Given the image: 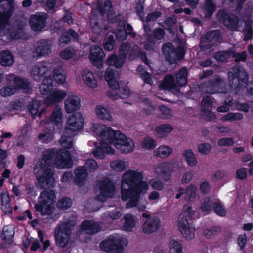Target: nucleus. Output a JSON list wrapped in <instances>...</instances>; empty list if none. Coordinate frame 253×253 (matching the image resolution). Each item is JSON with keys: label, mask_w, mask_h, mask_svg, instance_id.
Wrapping results in <instances>:
<instances>
[{"label": "nucleus", "mask_w": 253, "mask_h": 253, "mask_svg": "<svg viewBox=\"0 0 253 253\" xmlns=\"http://www.w3.org/2000/svg\"><path fill=\"white\" fill-rule=\"evenodd\" d=\"M53 159L56 164L63 166H72V156L69 151L65 149L56 150L54 148L47 150L42 155V161L37 162L33 168L36 179L42 187H53L54 184L53 168L48 166V161Z\"/></svg>", "instance_id": "nucleus-1"}, {"label": "nucleus", "mask_w": 253, "mask_h": 253, "mask_svg": "<svg viewBox=\"0 0 253 253\" xmlns=\"http://www.w3.org/2000/svg\"><path fill=\"white\" fill-rule=\"evenodd\" d=\"M142 172L129 170L122 177L121 186V198L126 203V208L135 207L140 200L141 194L148 188L147 182L143 180Z\"/></svg>", "instance_id": "nucleus-2"}, {"label": "nucleus", "mask_w": 253, "mask_h": 253, "mask_svg": "<svg viewBox=\"0 0 253 253\" xmlns=\"http://www.w3.org/2000/svg\"><path fill=\"white\" fill-rule=\"evenodd\" d=\"M97 134L106 143L113 144L122 153L128 154L132 152L135 147L132 139L126 137L119 130H114L110 127L105 126L97 128Z\"/></svg>", "instance_id": "nucleus-3"}, {"label": "nucleus", "mask_w": 253, "mask_h": 253, "mask_svg": "<svg viewBox=\"0 0 253 253\" xmlns=\"http://www.w3.org/2000/svg\"><path fill=\"white\" fill-rule=\"evenodd\" d=\"M56 199V194L53 190H44L38 197V203L35 205L36 211L42 216L51 215L54 209Z\"/></svg>", "instance_id": "nucleus-4"}, {"label": "nucleus", "mask_w": 253, "mask_h": 253, "mask_svg": "<svg viewBox=\"0 0 253 253\" xmlns=\"http://www.w3.org/2000/svg\"><path fill=\"white\" fill-rule=\"evenodd\" d=\"M74 224L68 221L62 222L55 229L54 238L57 247L67 250L71 246L72 231Z\"/></svg>", "instance_id": "nucleus-5"}, {"label": "nucleus", "mask_w": 253, "mask_h": 253, "mask_svg": "<svg viewBox=\"0 0 253 253\" xmlns=\"http://www.w3.org/2000/svg\"><path fill=\"white\" fill-rule=\"evenodd\" d=\"M162 51L166 60L171 65L182 60L186 53L183 46L178 45L175 48L170 42L164 43L162 46Z\"/></svg>", "instance_id": "nucleus-6"}, {"label": "nucleus", "mask_w": 253, "mask_h": 253, "mask_svg": "<svg viewBox=\"0 0 253 253\" xmlns=\"http://www.w3.org/2000/svg\"><path fill=\"white\" fill-rule=\"evenodd\" d=\"M123 238L118 234L110 235L108 239L102 241L100 248L108 253H122L124 251Z\"/></svg>", "instance_id": "nucleus-7"}, {"label": "nucleus", "mask_w": 253, "mask_h": 253, "mask_svg": "<svg viewBox=\"0 0 253 253\" xmlns=\"http://www.w3.org/2000/svg\"><path fill=\"white\" fill-rule=\"evenodd\" d=\"M223 38L220 30H212L207 32L200 39L201 46L210 49L223 42Z\"/></svg>", "instance_id": "nucleus-8"}, {"label": "nucleus", "mask_w": 253, "mask_h": 253, "mask_svg": "<svg viewBox=\"0 0 253 253\" xmlns=\"http://www.w3.org/2000/svg\"><path fill=\"white\" fill-rule=\"evenodd\" d=\"M217 19L222 22L227 29L231 31H238L239 27L240 19L235 14L229 13L224 10H221L217 13Z\"/></svg>", "instance_id": "nucleus-9"}, {"label": "nucleus", "mask_w": 253, "mask_h": 253, "mask_svg": "<svg viewBox=\"0 0 253 253\" xmlns=\"http://www.w3.org/2000/svg\"><path fill=\"white\" fill-rule=\"evenodd\" d=\"M248 80V74L244 69H238L235 74L232 72L228 73L229 85L231 88H235L236 90L247 84Z\"/></svg>", "instance_id": "nucleus-10"}, {"label": "nucleus", "mask_w": 253, "mask_h": 253, "mask_svg": "<svg viewBox=\"0 0 253 253\" xmlns=\"http://www.w3.org/2000/svg\"><path fill=\"white\" fill-rule=\"evenodd\" d=\"M99 189L100 194L97 198L99 201L104 202L113 197L116 190L115 184L108 177L104 178L100 182Z\"/></svg>", "instance_id": "nucleus-11"}, {"label": "nucleus", "mask_w": 253, "mask_h": 253, "mask_svg": "<svg viewBox=\"0 0 253 253\" xmlns=\"http://www.w3.org/2000/svg\"><path fill=\"white\" fill-rule=\"evenodd\" d=\"M225 83L221 77L215 75L206 83V91L209 94L223 93L225 90Z\"/></svg>", "instance_id": "nucleus-12"}, {"label": "nucleus", "mask_w": 253, "mask_h": 253, "mask_svg": "<svg viewBox=\"0 0 253 253\" xmlns=\"http://www.w3.org/2000/svg\"><path fill=\"white\" fill-rule=\"evenodd\" d=\"M105 54L102 49L98 45H93L89 50V59L91 64L98 68H101Z\"/></svg>", "instance_id": "nucleus-13"}, {"label": "nucleus", "mask_w": 253, "mask_h": 253, "mask_svg": "<svg viewBox=\"0 0 253 253\" xmlns=\"http://www.w3.org/2000/svg\"><path fill=\"white\" fill-rule=\"evenodd\" d=\"M84 121L81 113H75L68 119L66 129L73 132L80 130L83 128Z\"/></svg>", "instance_id": "nucleus-14"}, {"label": "nucleus", "mask_w": 253, "mask_h": 253, "mask_svg": "<svg viewBox=\"0 0 253 253\" xmlns=\"http://www.w3.org/2000/svg\"><path fill=\"white\" fill-rule=\"evenodd\" d=\"M47 15L45 13L32 14L29 18L31 29L36 32L42 31L45 26Z\"/></svg>", "instance_id": "nucleus-15"}, {"label": "nucleus", "mask_w": 253, "mask_h": 253, "mask_svg": "<svg viewBox=\"0 0 253 253\" xmlns=\"http://www.w3.org/2000/svg\"><path fill=\"white\" fill-rule=\"evenodd\" d=\"M13 12L12 5L8 2L0 4V34L4 30Z\"/></svg>", "instance_id": "nucleus-16"}, {"label": "nucleus", "mask_w": 253, "mask_h": 253, "mask_svg": "<svg viewBox=\"0 0 253 253\" xmlns=\"http://www.w3.org/2000/svg\"><path fill=\"white\" fill-rule=\"evenodd\" d=\"M158 168L160 169L162 179L165 182H168L170 180L171 174L174 171L175 163L172 161H166L160 163Z\"/></svg>", "instance_id": "nucleus-17"}, {"label": "nucleus", "mask_w": 253, "mask_h": 253, "mask_svg": "<svg viewBox=\"0 0 253 253\" xmlns=\"http://www.w3.org/2000/svg\"><path fill=\"white\" fill-rule=\"evenodd\" d=\"M179 230L184 238L190 240L195 236V227H193L192 221H178Z\"/></svg>", "instance_id": "nucleus-18"}, {"label": "nucleus", "mask_w": 253, "mask_h": 253, "mask_svg": "<svg viewBox=\"0 0 253 253\" xmlns=\"http://www.w3.org/2000/svg\"><path fill=\"white\" fill-rule=\"evenodd\" d=\"M105 141H100L99 145L97 146V143H95V150L93 151V154L95 157L99 159H104L106 154H114L115 150L108 145Z\"/></svg>", "instance_id": "nucleus-19"}, {"label": "nucleus", "mask_w": 253, "mask_h": 253, "mask_svg": "<svg viewBox=\"0 0 253 253\" xmlns=\"http://www.w3.org/2000/svg\"><path fill=\"white\" fill-rule=\"evenodd\" d=\"M72 39L74 42H79V35L75 30L72 28H69L67 30L63 31L59 39L60 45L70 44Z\"/></svg>", "instance_id": "nucleus-20"}, {"label": "nucleus", "mask_w": 253, "mask_h": 253, "mask_svg": "<svg viewBox=\"0 0 253 253\" xmlns=\"http://www.w3.org/2000/svg\"><path fill=\"white\" fill-rule=\"evenodd\" d=\"M52 45L46 39H40L36 44L35 50L39 57L46 56L51 52Z\"/></svg>", "instance_id": "nucleus-21"}, {"label": "nucleus", "mask_w": 253, "mask_h": 253, "mask_svg": "<svg viewBox=\"0 0 253 253\" xmlns=\"http://www.w3.org/2000/svg\"><path fill=\"white\" fill-rule=\"evenodd\" d=\"M22 29V27L19 28L18 30L13 28H6L4 31L3 35L1 36V40L5 43H9L14 40L21 38L22 33L20 30Z\"/></svg>", "instance_id": "nucleus-22"}, {"label": "nucleus", "mask_w": 253, "mask_h": 253, "mask_svg": "<svg viewBox=\"0 0 253 253\" xmlns=\"http://www.w3.org/2000/svg\"><path fill=\"white\" fill-rule=\"evenodd\" d=\"M65 110L68 113L74 112L78 110L80 106V99L76 95H68L65 100Z\"/></svg>", "instance_id": "nucleus-23"}, {"label": "nucleus", "mask_w": 253, "mask_h": 253, "mask_svg": "<svg viewBox=\"0 0 253 253\" xmlns=\"http://www.w3.org/2000/svg\"><path fill=\"white\" fill-rule=\"evenodd\" d=\"M161 225L159 218H149L143 225V231L145 234H150L157 231Z\"/></svg>", "instance_id": "nucleus-24"}, {"label": "nucleus", "mask_w": 253, "mask_h": 253, "mask_svg": "<svg viewBox=\"0 0 253 253\" xmlns=\"http://www.w3.org/2000/svg\"><path fill=\"white\" fill-rule=\"evenodd\" d=\"M100 225L93 220H87L83 221L81 225L82 231H85L90 234L97 233L101 230Z\"/></svg>", "instance_id": "nucleus-25"}, {"label": "nucleus", "mask_w": 253, "mask_h": 253, "mask_svg": "<svg viewBox=\"0 0 253 253\" xmlns=\"http://www.w3.org/2000/svg\"><path fill=\"white\" fill-rule=\"evenodd\" d=\"M13 81L16 89H22L27 93H29L31 92V83L27 78L16 76L14 78Z\"/></svg>", "instance_id": "nucleus-26"}, {"label": "nucleus", "mask_w": 253, "mask_h": 253, "mask_svg": "<svg viewBox=\"0 0 253 253\" xmlns=\"http://www.w3.org/2000/svg\"><path fill=\"white\" fill-rule=\"evenodd\" d=\"M53 88V79L51 76H45L42 79L39 86V91L41 94L47 95Z\"/></svg>", "instance_id": "nucleus-27"}, {"label": "nucleus", "mask_w": 253, "mask_h": 253, "mask_svg": "<svg viewBox=\"0 0 253 253\" xmlns=\"http://www.w3.org/2000/svg\"><path fill=\"white\" fill-rule=\"evenodd\" d=\"M74 181L78 185H81L85 181L88 174L87 169L84 167H78L75 170Z\"/></svg>", "instance_id": "nucleus-28"}, {"label": "nucleus", "mask_w": 253, "mask_h": 253, "mask_svg": "<svg viewBox=\"0 0 253 253\" xmlns=\"http://www.w3.org/2000/svg\"><path fill=\"white\" fill-rule=\"evenodd\" d=\"M66 92L59 90L54 91L48 95L45 100V102L50 105L61 102L66 96Z\"/></svg>", "instance_id": "nucleus-29"}, {"label": "nucleus", "mask_w": 253, "mask_h": 253, "mask_svg": "<svg viewBox=\"0 0 253 253\" xmlns=\"http://www.w3.org/2000/svg\"><path fill=\"white\" fill-rule=\"evenodd\" d=\"M188 71L187 67H181L175 74V82L176 84L181 87L185 86L187 83Z\"/></svg>", "instance_id": "nucleus-30"}, {"label": "nucleus", "mask_w": 253, "mask_h": 253, "mask_svg": "<svg viewBox=\"0 0 253 253\" xmlns=\"http://www.w3.org/2000/svg\"><path fill=\"white\" fill-rule=\"evenodd\" d=\"M103 45L104 49L108 51L113 50L116 47V38L115 33L109 32L103 40Z\"/></svg>", "instance_id": "nucleus-31"}, {"label": "nucleus", "mask_w": 253, "mask_h": 253, "mask_svg": "<svg viewBox=\"0 0 253 253\" xmlns=\"http://www.w3.org/2000/svg\"><path fill=\"white\" fill-rule=\"evenodd\" d=\"M15 231L14 228L9 225L4 226L0 235L2 240L7 244H11L13 242Z\"/></svg>", "instance_id": "nucleus-32"}, {"label": "nucleus", "mask_w": 253, "mask_h": 253, "mask_svg": "<svg viewBox=\"0 0 253 253\" xmlns=\"http://www.w3.org/2000/svg\"><path fill=\"white\" fill-rule=\"evenodd\" d=\"M14 62V56L12 53L7 50H2L0 52V64L4 67L10 66Z\"/></svg>", "instance_id": "nucleus-33"}, {"label": "nucleus", "mask_w": 253, "mask_h": 253, "mask_svg": "<svg viewBox=\"0 0 253 253\" xmlns=\"http://www.w3.org/2000/svg\"><path fill=\"white\" fill-rule=\"evenodd\" d=\"M48 70L45 66H36L33 67L31 70V74L35 80H40L42 78H44L45 76H50L47 75Z\"/></svg>", "instance_id": "nucleus-34"}, {"label": "nucleus", "mask_w": 253, "mask_h": 253, "mask_svg": "<svg viewBox=\"0 0 253 253\" xmlns=\"http://www.w3.org/2000/svg\"><path fill=\"white\" fill-rule=\"evenodd\" d=\"M40 106L41 102L38 100H32L29 102L28 109L32 118H34L37 114L38 116L40 117L41 115L44 112V109L39 111V109Z\"/></svg>", "instance_id": "nucleus-35"}, {"label": "nucleus", "mask_w": 253, "mask_h": 253, "mask_svg": "<svg viewBox=\"0 0 253 253\" xmlns=\"http://www.w3.org/2000/svg\"><path fill=\"white\" fill-rule=\"evenodd\" d=\"M183 211L178 216V221H192L194 219L195 211L192 210L191 206L185 205L183 207Z\"/></svg>", "instance_id": "nucleus-36"}, {"label": "nucleus", "mask_w": 253, "mask_h": 253, "mask_svg": "<svg viewBox=\"0 0 253 253\" xmlns=\"http://www.w3.org/2000/svg\"><path fill=\"white\" fill-rule=\"evenodd\" d=\"M82 77L85 84L88 86L92 88L97 87V81L92 72L89 71L88 69L84 70Z\"/></svg>", "instance_id": "nucleus-37"}, {"label": "nucleus", "mask_w": 253, "mask_h": 253, "mask_svg": "<svg viewBox=\"0 0 253 253\" xmlns=\"http://www.w3.org/2000/svg\"><path fill=\"white\" fill-rule=\"evenodd\" d=\"M216 10V4L212 0H205L204 7V17L210 19Z\"/></svg>", "instance_id": "nucleus-38"}, {"label": "nucleus", "mask_w": 253, "mask_h": 253, "mask_svg": "<svg viewBox=\"0 0 253 253\" xmlns=\"http://www.w3.org/2000/svg\"><path fill=\"white\" fill-rule=\"evenodd\" d=\"M173 129L172 126L169 124H161L155 129V132L158 136L164 138L170 133Z\"/></svg>", "instance_id": "nucleus-39"}, {"label": "nucleus", "mask_w": 253, "mask_h": 253, "mask_svg": "<svg viewBox=\"0 0 253 253\" xmlns=\"http://www.w3.org/2000/svg\"><path fill=\"white\" fill-rule=\"evenodd\" d=\"M125 62V60L118 54V56L113 54L108 57L106 63L109 66H114L116 68H119L124 65Z\"/></svg>", "instance_id": "nucleus-40"}, {"label": "nucleus", "mask_w": 253, "mask_h": 253, "mask_svg": "<svg viewBox=\"0 0 253 253\" xmlns=\"http://www.w3.org/2000/svg\"><path fill=\"white\" fill-rule=\"evenodd\" d=\"M182 156L190 167H194L197 165V161L196 158L191 149H189L184 150Z\"/></svg>", "instance_id": "nucleus-41"}, {"label": "nucleus", "mask_w": 253, "mask_h": 253, "mask_svg": "<svg viewBox=\"0 0 253 253\" xmlns=\"http://www.w3.org/2000/svg\"><path fill=\"white\" fill-rule=\"evenodd\" d=\"M172 149L168 146L162 145L159 147L155 151L154 154L157 157L165 159L172 153Z\"/></svg>", "instance_id": "nucleus-42"}, {"label": "nucleus", "mask_w": 253, "mask_h": 253, "mask_svg": "<svg viewBox=\"0 0 253 253\" xmlns=\"http://www.w3.org/2000/svg\"><path fill=\"white\" fill-rule=\"evenodd\" d=\"M97 117L101 120L110 121L112 117L109 112L102 105L97 106L95 109Z\"/></svg>", "instance_id": "nucleus-43"}, {"label": "nucleus", "mask_w": 253, "mask_h": 253, "mask_svg": "<svg viewBox=\"0 0 253 253\" xmlns=\"http://www.w3.org/2000/svg\"><path fill=\"white\" fill-rule=\"evenodd\" d=\"M174 77L171 74L166 75L161 86L165 89H174L176 86Z\"/></svg>", "instance_id": "nucleus-44"}, {"label": "nucleus", "mask_w": 253, "mask_h": 253, "mask_svg": "<svg viewBox=\"0 0 253 253\" xmlns=\"http://www.w3.org/2000/svg\"><path fill=\"white\" fill-rule=\"evenodd\" d=\"M125 222L123 227L125 230L131 231L135 226V220L131 214H127L124 216Z\"/></svg>", "instance_id": "nucleus-45"}, {"label": "nucleus", "mask_w": 253, "mask_h": 253, "mask_svg": "<svg viewBox=\"0 0 253 253\" xmlns=\"http://www.w3.org/2000/svg\"><path fill=\"white\" fill-rule=\"evenodd\" d=\"M127 36L125 24L123 25H118L117 27V31L115 33V38L119 41H123L126 39Z\"/></svg>", "instance_id": "nucleus-46"}, {"label": "nucleus", "mask_w": 253, "mask_h": 253, "mask_svg": "<svg viewBox=\"0 0 253 253\" xmlns=\"http://www.w3.org/2000/svg\"><path fill=\"white\" fill-rule=\"evenodd\" d=\"M62 112L61 108H56L52 112L50 117L51 122L58 125L62 122Z\"/></svg>", "instance_id": "nucleus-47"}, {"label": "nucleus", "mask_w": 253, "mask_h": 253, "mask_svg": "<svg viewBox=\"0 0 253 253\" xmlns=\"http://www.w3.org/2000/svg\"><path fill=\"white\" fill-rule=\"evenodd\" d=\"M244 117L243 115L239 112L232 113L229 112L223 116L221 120L222 121H235L242 120Z\"/></svg>", "instance_id": "nucleus-48"}, {"label": "nucleus", "mask_w": 253, "mask_h": 253, "mask_svg": "<svg viewBox=\"0 0 253 253\" xmlns=\"http://www.w3.org/2000/svg\"><path fill=\"white\" fill-rule=\"evenodd\" d=\"M231 56V48L225 51H219L214 54V59L219 62H223Z\"/></svg>", "instance_id": "nucleus-49"}, {"label": "nucleus", "mask_w": 253, "mask_h": 253, "mask_svg": "<svg viewBox=\"0 0 253 253\" xmlns=\"http://www.w3.org/2000/svg\"><path fill=\"white\" fill-rule=\"evenodd\" d=\"M196 187L190 184L184 191V198L186 201H192L196 196Z\"/></svg>", "instance_id": "nucleus-50"}, {"label": "nucleus", "mask_w": 253, "mask_h": 253, "mask_svg": "<svg viewBox=\"0 0 253 253\" xmlns=\"http://www.w3.org/2000/svg\"><path fill=\"white\" fill-rule=\"evenodd\" d=\"M221 228L219 226H214L204 231V234L207 239H211L221 232Z\"/></svg>", "instance_id": "nucleus-51"}, {"label": "nucleus", "mask_w": 253, "mask_h": 253, "mask_svg": "<svg viewBox=\"0 0 253 253\" xmlns=\"http://www.w3.org/2000/svg\"><path fill=\"white\" fill-rule=\"evenodd\" d=\"M76 55V50L72 46H68L60 52V57L64 60L72 58Z\"/></svg>", "instance_id": "nucleus-52"}, {"label": "nucleus", "mask_w": 253, "mask_h": 253, "mask_svg": "<svg viewBox=\"0 0 253 253\" xmlns=\"http://www.w3.org/2000/svg\"><path fill=\"white\" fill-rule=\"evenodd\" d=\"M169 247L170 253H182L181 244L174 239L170 241Z\"/></svg>", "instance_id": "nucleus-53"}, {"label": "nucleus", "mask_w": 253, "mask_h": 253, "mask_svg": "<svg viewBox=\"0 0 253 253\" xmlns=\"http://www.w3.org/2000/svg\"><path fill=\"white\" fill-rule=\"evenodd\" d=\"M214 202L209 197L205 198L201 205L202 211L205 212H210L213 208Z\"/></svg>", "instance_id": "nucleus-54"}, {"label": "nucleus", "mask_w": 253, "mask_h": 253, "mask_svg": "<svg viewBox=\"0 0 253 253\" xmlns=\"http://www.w3.org/2000/svg\"><path fill=\"white\" fill-rule=\"evenodd\" d=\"M72 204L71 198L65 197L59 200L57 203V207L61 210H66L71 207Z\"/></svg>", "instance_id": "nucleus-55"}, {"label": "nucleus", "mask_w": 253, "mask_h": 253, "mask_svg": "<svg viewBox=\"0 0 253 253\" xmlns=\"http://www.w3.org/2000/svg\"><path fill=\"white\" fill-rule=\"evenodd\" d=\"M131 48L130 43L128 42H125L122 43L119 49V54L123 59L126 60V56Z\"/></svg>", "instance_id": "nucleus-56"}, {"label": "nucleus", "mask_w": 253, "mask_h": 253, "mask_svg": "<svg viewBox=\"0 0 253 253\" xmlns=\"http://www.w3.org/2000/svg\"><path fill=\"white\" fill-rule=\"evenodd\" d=\"M53 78L59 84H63L66 80V77L62 72V69L57 68L53 71Z\"/></svg>", "instance_id": "nucleus-57"}, {"label": "nucleus", "mask_w": 253, "mask_h": 253, "mask_svg": "<svg viewBox=\"0 0 253 253\" xmlns=\"http://www.w3.org/2000/svg\"><path fill=\"white\" fill-rule=\"evenodd\" d=\"M231 53L232 57L235 58V61L236 62H239L241 61L244 62L246 60L247 53L245 51L240 53H237L231 48Z\"/></svg>", "instance_id": "nucleus-58"}, {"label": "nucleus", "mask_w": 253, "mask_h": 253, "mask_svg": "<svg viewBox=\"0 0 253 253\" xmlns=\"http://www.w3.org/2000/svg\"><path fill=\"white\" fill-rule=\"evenodd\" d=\"M157 145L156 141L150 137H146L142 143L143 148L148 149L152 150L154 149Z\"/></svg>", "instance_id": "nucleus-59"}, {"label": "nucleus", "mask_w": 253, "mask_h": 253, "mask_svg": "<svg viewBox=\"0 0 253 253\" xmlns=\"http://www.w3.org/2000/svg\"><path fill=\"white\" fill-rule=\"evenodd\" d=\"M16 88L11 85H7L0 90V94L3 97L10 96L14 94Z\"/></svg>", "instance_id": "nucleus-60"}, {"label": "nucleus", "mask_w": 253, "mask_h": 253, "mask_svg": "<svg viewBox=\"0 0 253 253\" xmlns=\"http://www.w3.org/2000/svg\"><path fill=\"white\" fill-rule=\"evenodd\" d=\"M213 209L218 216L224 217L226 215V211L220 203L214 202Z\"/></svg>", "instance_id": "nucleus-61"}, {"label": "nucleus", "mask_w": 253, "mask_h": 253, "mask_svg": "<svg viewBox=\"0 0 253 253\" xmlns=\"http://www.w3.org/2000/svg\"><path fill=\"white\" fill-rule=\"evenodd\" d=\"M111 167L115 171L121 172L125 169V164L121 160H116L111 162Z\"/></svg>", "instance_id": "nucleus-62"}, {"label": "nucleus", "mask_w": 253, "mask_h": 253, "mask_svg": "<svg viewBox=\"0 0 253 253\" xmlns=\"http://www.w3.org/2000/svg\"><path fill=\"white\" fill-rule=\"evenodd\" d=\"M201 105L202 111L212 109V103L211 97L208 95L204 96L202 100Z\"/></svg>", "instance_id": "nucleus-63"}, {"label": "nucleus", "mask_w": 253, "mask_h": 253, "mask_svg": "<svg viewBox=\"0 0 253 253\" xmlns=\"http://www.w3.org/2000/svg\"><path fill=\"white\" fill-rule=\"evenodd\" d=\"M98 164L96 161L93 159H87L85 163L84 166L89 172L94 171L98 168Z\"/></svg>", "instance_id": "nucleus-64"}]
</instances>
